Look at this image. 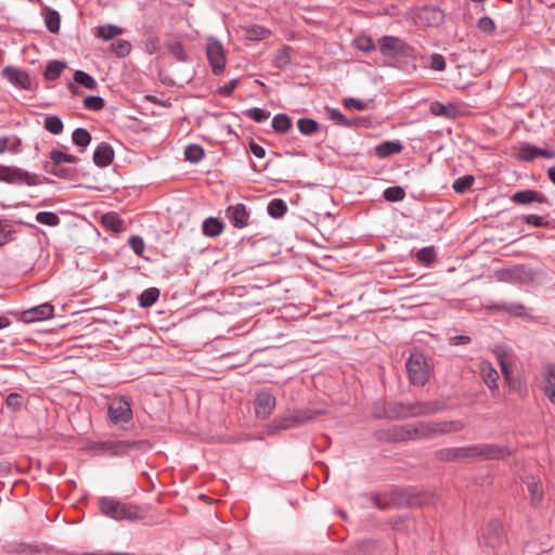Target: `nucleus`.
Returning <instances> with one entry per match:
<instances>
[{
	"mask_svg": "<svg viewBox=\"0 0 555 555\" xmlns=\"http://www.w3.org/2000/svg\"><path fill=\"white\" fill-rule=\"evenodd\" d=\"M344 106L348 109L364 111L367 104L356 98H347L344 100Z\"/></svg>",
	"mask_w": 555,
	"mask_h": 555,
	"instance_id": "nucleus-64",
	"label": "nucleus"
},
{
	"mask_svg": "<svg viewBox=\"0 0 555 555\" xmlns=\"http://www.w3.org/2000/svg\"><path fill=\"white\" fill-rule=\"evenodd\" d=\"M291 51L292 49L288 46H284L279 49L273 59L274 67L278 69H285L292 62Z\"/></svg>",
	"mask_w": 555,
	"mask_h": 555,
	"instance_id": "nucleus-38",
	"label": "nucleus"
},
{
	"mask_svg": "<svg viewBox=\"0 0 555 555\" xmlns=\"http://www.w3.org/2000/svg\"><path fill=\"white\" fill-rule=\"evenodd\" d=\"M293 127L292 118L287 114H278L272 119V128L274 132L284 134Z\"/></svg>",
	"mask_w": 555,
	"mask_h": 555,
	"instance_id": "nucleus-33",
	"label": "nucleus"
},
{
	"mask_svg": "<svg viewBox=\"0 0 555 555\" xmlns=\"http://www.w3.org/2000/svg\"><path fill=\"white\" fill-rule=\"evenodd\" d=\"M15 231L8 222L0 220V247L14 238Z\"/></svg>",
	"mask_w": 555,
	"mask_h": 555,
	"instance_id": "nucleus-58",
	"label": "nucleus"
},
{
	"mask_svg": "<svg viewBox=\"0 0 555 555\" xmlns=\"http://www.w3.org/2000/svg\"><path fill=\"white\" fill-rule=\"evenodd\" d=\"M102 224L114 232H120L124 229V221L116 214L104 215Z\"/></svg>",
	"mask_w": 555,
	"mask_h": 555,
	"instance_id": "nucleus-49",
	"label": "nucleus"
},
{
	"mask_svg": "<svg viewBox=\"0 0 555 555\" xmlns=\"http://www.w3.org/2000/svg\"><path fill=\"white\" fill-rule=\"evenodd\" d=\"M53 315L54 307L50 302H44L24 310L21 313V320L25 323H35L49 320Z\"/></svg>",
	"mask_w": 555,
	"mask_h": 555,
	"instance_id": "nucleus-16",
	"label": "nucleus"
},
{
	"mask_svg": "<svg viewBox=\"0 0 555 555\" xmlns=\"http://www.w3.org/2000/svg\"><path fill=\"white\" fill-rule=\"evenodd\" d=\"M43 127L52 134H60L63 132L64 124L59 116L49 115L44 118Z\"/></svg>",
	"mask_w": 555,
	"mask_h": 555,
	"instance_id": "nucleus-44",
	"label": "nucleus"
},
{
	"mask_svg": "<svg viewBox=\"0 0 555 555\" xmlns=\"http://www.w3.org/2000/svg\"><path fill=\"white\" fill-rule=\"evenodd\" d=\"M377 438L385 441L391 442H401L411 440L410 436V426L409 424L404 425H393L388 429L380 430L377 433Z\"/></svg>",
	"mask_w": 555,
	"mask_h": 555,
	"instance_id": "nucleus-20",
	"label": "nucleus"
},
{
	"mask_svg": "<svg viewBox=\"0 0 555 555\" xmlns=\"http://www.w3.org/2000/svg\"><path fill=\"white\" fill-rule=\"evenodd\" d=\"M533 279V272L526 266H514L506 270V280L509 282L527 284Z\"/></svg>",
	"mask_w": 555,
	"mask_h": 555,
	"instance_id": "nucleus-26",
	"label": "nucleus"
},
{
	"mask_svg": "<svg viewBox=\"0 0 555 555\" xmlns=\"http://www.w3.org/2000/svg\"><path fill=\"white\" fill-rule=\"evenodd\" d=\"M372 502L377 508L386 511L405 506L410 500L403 491L393 490L388 494H373Z\"/></svg>",
	"mask_w": 555,
	"mask_h": 555,
	"instance_id": "nucleus-14",
	"label": "nucleus"
},
{
	"mask_svg": "<svg viewBox=\"0 0 555 555\" xmlns=\"http://www.w3.org/2000/svg\"><path fill=\"white\" fill-rule=\"evenodd\" d=\"M22 140L17 135H4L0 137V155L5 152H10L12 154H18L22 152Z\"/></svg>",
	"mask_w": 555,
	"mask_h": 555,
	"instance_id": "nucleus-30",
	"label": "nucleus"
},
{
	"mask_svg": "<svg viewBox=\"0 0 555 555\" xmlns=\"http://www.w3.org/2000/svg\"><path fill=\"white\" fill-rule=\"evenodd\" d=\"M165 47L167 48L168 52L178 61L181 63H188L190 62V56L185 52L183 44L180 40L176 38H168L165 42Z\"/></svg>",
	"mask_w": 555,
	"mask_h": 555,
	"instance_id": "nucleus-28",
	"label": "nucleus"
},
{
	"mask_svg": "<svg viewBox=\"0 0 555 555\" xmlns=\"http://www.w3.org/2000/svg\"><path fill=\"white\" fill-rule=\"evenodd\" d=\"M353 47L362 52H372L376 50L374 40L366 35H360L353 39Z\"/></svg>",
	"mask_w": 555,
	"mask_h": 555,
	"instance_id": "nucleus-47",
	"label": "nucleus"
},
{
	"mask_svg": "<svg viewBox=\"0 0 555 555\" xmlns=\"http://www.w3.org/2000/svg\"><path fill=\"white\" fill-rule=\"evenodd\" d=\"M480 376L492 392L498 390L499 373L489 361L480 363Z\"/></svg>",
	"mask_w": 555,
	"mask_h": 555,
	"instance_id": "nucleus-27",
	"label": "nucleus"
},
{
	"mask_svg": "<svg viewBox=\"0 0 555 555\" xmlns=\"http://www.w3.org/2000/svg\"><path fill=\"white\" fill-rule=\"evenodd\" d=\"M26 398L18 392H11L5 398L7 406L13 412L21 411L26 405Z\"/></svg>",
	"mask_w": 555,
	"mask_h": 555,
	"instance_id": "nucleus-43",
	"label": "nucleus"
},
{
	"mask_svg": "<svg viewBox=\"0 0 555 555\" xmlns=\"http://www.w3.org/2000/svg\"><path fill=\"white\" fill-rule=\"evenodd\" d=\"M133 414L130 400L125 396H115L107 405V418L113 425L128 424Z\"/></svg>",
	"mask_w": 555,
	"mask_h": 555,
	"instance_id": "nucleus-10",
	"label": "nucleus"
},
{
	"mask_svg": "<svg viewBox=\"0 0 555 555\" xmlns=\"http://www.w3.org/2000/svg\"><path fill=\"white\" fill-rule=\"evenodd\" d=\"M267 211L270 217L279 219L287 212V205L282 198H273L269 202Z\"/></svg>",
	"mask_w": 555,
	"mask_h": 555,
	"instance_id": "nucleus-37",
	"label": "nucleus"
},
{
	"mask_svg": "<svg viewBox=\"0 0 555 555\" xmlns=\"http://www.w3.org/2000/svg\"><path fill=\"white\" fill-rule=\"evenodd\" d=\"M511 201L516 205H529L531 203L551 205L550 199L541 192L535 190H521L511 196Z\"/></svg>",
	"mask_w": 555,
	"mask_h": 555,
	"instance_id": "nucleus-18",
	"label": "nucleus"
},
{
	"mask_svg": "<svg viewBox=\"0 0 555 555\" xmlns=\"http://www.w3.org/2000/svg\"><path fill=\"white\" fill-rule=\"evenodd\" d=\"M205 50L212 74L216 76L221 75L227 65L225 50L222 43L218 39L209 37Z\"/></svg>",
	"mask_w": 555,
	"mask_h": 555,
	"instance_id": "nucleus-11",
	"label": "nucleus"
},
{
	"mask_svg": "<svg viewBox=\"0 0 555 555\" xmlns=\"http://www.w3.org/2000/svg\"><path fill=\"white\" fill-rule=\"evenodd\" d=\"M66 68V63L63 61H50L44 69L43 77L48 81L56 80L63 70Z\"/></svg>",
	"mask_w": 555,
	"mask_h": 555,
	"instance_id": "nucleus-32",
	"label": "nucleus"
},
{
	"mask_svg": "<svg viewBox=\"0 0 555 555\" xmlns=\"http://www.w3.org/2000/svg\"><path fill=\"white\" fill-rule=\"evenodd\" d=\"M383 196L387 202H401L405 197V191L401 186H389L384 191Z\"/></svg>",
	"mask_w": 555,
	"mask_h": 555,
	"instance_id": "nucleus-53",
	"label": "nucleus"
},
{
	"mask_svg": "<svg viewBox=\"0 0 555 555\" xmlns=\"http://www.w3.org/2000/svg\"><path fill=\"white\" fill-rule=\"evenodd\" d=\"M245 36L249 40H263L271 36V30L262 25H250L245 28Z\"/></svg>",
	"mask_w": 555,
	"mask_h": 555,
	"instance_id": "nucleus-35",
	"label": "nucleus"
},
{
	"mask_svg": "<svg viewBox=\"0 0 555 555\" xmlns=\"http://www.w3.org/2000/svg\"><path fill=\"white\" fill-rule=\"evenodd\" d=\"M36 221L44 225L56 227L60 224L61 219L53 211H39L36 215Z\"/></svg>",
	"mask_w": 555,
	"mask_h": 555,
	"instance_id": "nucleus-52",
	"label": "nucleus"
},
{
	"mask_svg": "<svg viewBox=\"0 0 555 555\" xmlns=\"http://www.w3.org/2000/svg\"><path fill=\"white\" fill-rule=\"evenodd\" d=\"M474 181H475L474 176L465 175L463 177L457 178L453 182L452 188L455 193L463 194L472 188Z\"/></svg>",
	"mask_w": 555,
	"mask_h": 555,
	"instance_id": "nucleus-51",
	"label": "nucleus"
},
{
	"mask_svg": "<svg viewBox=\"0 0 555 555\" xmlns=\"http://www.w3.org/2000/svg\"><path fill=\"white\" fill-rule=\"evenodd\" d=\"M224 229V223L215 217H208L203 221L202 232L207 237H217L219 236Z\"/></svg>",
	"mask_w": 555,
	"mask_h": 555,
	"instance_id": "nucleus-29",
	"label": "nucleus"
},
{
	"mask_svg": "<svg viewBox=\"0 0 555 555\" xmlns=\"http://www.w3.org/2000/svg\"><path fill=\"white\" fill-rule=\"evenodd\" d=\"M504 537V528L502 522L498 519H492L483 529L480 544L491 550H495L502 546Z\"/></svg>",
	"mask_w": 555,
	"mask_h": 555,
	"instance_id": "nucleus-13",
	"label": "nucleus"
},
{
	"mask_svg": "<svg viewBox=\"0 0 555 555\" xmlns=\"http://www.w3.org/2000/svg\"><path fill=\"white\" fill-rule=\"evenodd\" d=\"M129 245L132 248L133 253L138 256H142L145 250V244L141 236L132 235L129 238Z\"/></svg>",
	"mask_w": 555,
	"mask_h": 555,
	"instance_id": "nucleus-62",
	"label": "nucleus"
},
{
	"mask_svg": "<svg viewBox=\"0 0 555 555\" xmlns=\"http://www.w3.org/2000/svg\"><path fill=\"white\" fill-rule=\"evenodd\" d=\"M73 143L82 149V151L90 144L91 134L85 128H77L72 134Z\"/></svg>",
	"mask_w": 555,
	"mask_h": 555,
	"instance_id": "nucleus-42",
	"label": "nucleus"
},
{
	"mask_svg": "<svg viewBox=\"0 0 555 555\" xmlns=\"http://www.w3.org/2000/svg\"><path fill=\"white\" fill-rule=\"evenodd\" d=\"M43 169L55 177L62 179L73 180L76 177L77 170L74 168H65L60 166H52L49 162L43 165Z\"/></svg>",
	"mask_w": 555,
	"mask_h": 555,
	"instance_id": "nucleus-34",
	"label": "nucleus"
},
{
	"mask_svg": "<svg viewBox=\"0 0 555 555\" xmlns=\"http://www.w3.org/2000/svg\"><path fill=\"white\" fill-rule=\"evenodd\" d=\"M501 369L505 379L507 380L509 389L524 397L527 393V387L525 383L519 378L511 377V370L508 365H506L503 361L501 362Z\"/></svg>",
	"mask_w": 555,
	"mask_h": 555,
	"instance_id": "nucleus-31",
	"label": "nucleus"
},
{
	"mask_svg": "<svg viewBox=\"0 0 555 555\" xmlns=\"http://www.w3.org/2000/svg\"><path fill=\"white\" fill-rule=\"evenodd\" d=\"M527 491L532 507H540L544 499V489L542 481L537 476H529L525 480Z\"/></svg>",
	"mask_w": 555,
	"mask_h": 555,
	"instance_id": "nucleus-21",
	"label": "nucleus"
},
{
	"mask_svg": "<svg viewBox=\"0 0 555 555\" xmlns=\"http://www.w3.org/2000/svg\"><path fill=\"white\" fill-rule=\"evenodd\" d=\"M75 83H78L88 90H95L99 86L96 80L90 74L81 69H78L74 73V82H68L67 85L68 90L74 95H78L80 94V90Z\"/></svg>",
	"mask_w": 555,
	"mask_h": 555,
	"instance_id": "nucleus-23",
	"label": "nucleus"
},
{
	"mask_svg": "<svg viewBox=\"0 0 555 555\" xmlns=\"http://www.w3.org/2000/svg\"><path fill=\"white\" fill-rule=\"evenodd\" d=\"M122 33L124 29L116 25L107 24L98 27V37L103 40H111Z\"/></svg>",
	"mask_w": 555,
	"mask_h": 555,
	"instance_id": "nucleus-48",
	"label": "nucleus"
},
{
	"mask_svg": "<svg viewBox=\"0 0 555 555\" xmlns=\"http://www.w3.org/2000/svg\"><path fill=\"white\" fill-rule=\"evenodd\" d=\"M522 221L528 224V225H532L534 228H550L551 227V222L547 220L546 217L544 216H539V215H524L522 216Z\"/></svg>",
	"mask_w": 555,
	"mask_h": 555,
	"instance_id": "nucleus-55",
	"label": "nucleus"
},
{
	"mask_svg": "<svg viewBox=\"0 0 555 555\" xmlns=\"http://www.w3.org/2000/svg\"><path fill=\"white\" fill-rule=\"evenodd\" d=\"M44 24L50 33L57 34L60 31L61 25L60 13L53 9L48 8L44 13Z\"/></svg>",
	"mask_w": 555,
	"mask_h": 555,
	"instance_id": "nucleus-36",
	"label": "nucleus"
},
{
	"mask_svg": "<svg viewBox=\"0 0 555 555\" xmlns=\"http://www.w3.org/2000/svg\"><path fill=\"white\" fill-rule=\"evenodd\" d=\"M513 450L507 446L495 443H477L468 447L444 448L436 452L440 461L459 459L502 460L509 456Z\"/></svg>",
	"mask_w": 555,
	"mask_h": 555,
	"instance_id": "nucleus-2",
	"label": "nucleus"
},
{
	"mask_svg": "<svg viewBox=\"0 0 555 555\" xmlns=\"http://www.w3.org/2000/svg\"><path fill=\"white\" fill-rule=\"evenodd\" d=\"M0 182L13 185L35 186L40 183L36 173L21 167L0 165Z\"/></svg>",
	"mask_w": 555,
	"mask_h": 555,
	"instance_id": "nucleus-8",
	"label": "nucleus"
},
{
	"mask_svg": "<svg viewBox=\"0 0 555 555\" xmlns=\"http://www.w3.org/2000/svg\"><path fill=\"white\" fill-rule=\"evenodd\" d=\"M276 405L275 396L267 388H262L255 393L254 410L260 420H267Z\"/></svg>",
	"mask_w": 555,
	"mask_h": 555,
	"instance_id": "nucleus-12",
	"label": "nucleus"
},
{
	"mask_svg": "<svg viewBox=\"0 0 555 555\" xmlns=\"http://www.w3.org/2000/svg\"><path fill=\"white\" fill-rule=\"evenodd\" d=\"M1 75L8 79L15 88L22 90L31 89V79L28 73L13 66H7L2 69Z\"/></svg>",
	"mask_w": 555,
	"mask_h": 555,
	"instance_id": "nucleus-17",
	"label": "nucleus"
},
{
	"mask_svg": "<svg viewBox=\"0 0 555 555\" xmlns=\"http://www.w3.org/2000/svg\"><path fill=\"white\" fill-rule=\"evenodd\" d=\"M447 409V404L440 400L416 401L413 403L387 401L374 406L373 416L378 420H400L434 415Z\"/></svg>",
	"mask_w": 555,
	"mask_h": 555,
	"instance_id": "nucleus-1",
	"label": "nucleus"
},
{
	"mask_svg": "<svg viewBox=\"0 0 555 555\" xmlns=\"http://www.w3.org/2000/svg\"><path fill=\"white\" fill-rule=\"evenodd\" d=\"M415 257L418 263L428 267L435 262L437 251L434 246H426L417 250Z\"/></svg>",
	"mask_w": 555,
	"mask_h": 555,
	"instance_id": "nucleus-40",
	"label": "nucleus"
},
{
	"mask_svg": "<svg viewBox=\"0 0 555 555\" xmlns=\"http://www.w3.org/2000/svg\"><path fill=\"white\" fill-rule=\"evenodd\" d=\"M541 390L547 400L555 405V364L548 363L542 375Z\"/></svg>",
	"mask_w": 555,
	"mask_h": 555,
	"instance_id": "nucleus-22",
	"label": "nucleus"
},
{
	"mask_svg": "<svg viewBox=\"0 0 555 555\" xmlns=\"http://www.w3.org/2000/svg\"><path fill=\"white\" fill-rule=\"evenodd\" d=\"M429 67L437 72H442L447 67V63L444 57L439 53H434L430 55Z\"/></svg>",
	"mask_w": 555,
	"mask_h": 555,
	"instance_id": "nucleus-61",
	"label": "nucleus"
},
{
	"mask_svg": "<svg viewBox=\"0 0 555 555\" xmlns=\"http://www.w3.org/2000/svg\"><path fill=\"white\" fill-rule=\"evenodd\" d=\"M318 414L319 412L311 409H298L289 415L274 418L268 428L271 434L287 430L314 420Z\"/></svg>",
	"mask_w": 555,
	"mask_h": 555,
	"instance_id": "nucleus-7",
	"label": "nucleus"
},
{
	"mask_svg": "<svg viewBox=\"0 0 555 555\" xmlns=\"http://www.w3.org/2000/svg\"><path fill=\"white\" fill-rule=\"evenodd\" d=\"M52 166H60L63 163L77 164L78 157L72 154L64 153L60 150H52L49 154Z\"/></svg>",
	"mask_w": 555,
	"mask_h": 555,
	"instance_id": "nucleus-39",
	"label": "nucleus"
},
{
	"mask_svg": "<svg viewBox=\"0 0 555 555\" xmlns=\"http://www.w3.org/2000/svg\"><path fill=\"white\" fill-rule=\"evenodd\" d=\"M240 79H232L228 83L219 87L217 93L221 96L228 98L233 93V91L237 88Z\"/></svg>",
	"mask_w": 555,
	"mask_h": 555,
	"instance_id": "nucleus-63",
	"label": "nucleus"
},
{
	"mask_svg": "<svg viewBox=\"0 0 555 555\" xmlns=\"http://www.w3.org/2000/svg\"><path fill=\"white\" fill-rule=\"evenodd\" d=\"M298 130L304 135H312L319 130V122L312 118H300L297 121Z\"/></svg>",
	"mask_w": 555,
	"mask_h": 555,
	"instance_id": "nucleus-45",
	"label": "nucleus"
},
{
	"mask_svg": "<svg viewBox=\"0 0 555 555\" xmlns=\"http://www.w3.org/2000/svg\"><path fill=\"white\" fill-rule=\"evenodd\" d=\"M114 155L113 147L106 142H101L93 153V162L98 167L104 168L112 164Z\"/></svg>",
	"mask_w": 555,
	"mask_h": 555,
	"instance_id": "nucleus-25",
	"label": "nucleus"
},
{
	"mask_svg": "<svg viewBox=\"0 0 555 555\" xmlns=\"http://www.w3.org/2000/svg\"><path fill=\"white\" fill-rule=\"evenodd\" d=\"M144 44V51L149 54H155L160 49V40L157 35L151 33L146 36V38L143 41Z\"/></svg>",
	"mask_w": 555,
	"mask_h": 555,
	"instance_id": "nucleus-57",
	"label": "nucleus"
},
{
	"mask_svg": "<svg viewBox=\"0 0 555 555\" xmlns=\"http://www.w3.org/2000/svg\"><path fill=\"white\" fill-rule=\"evenodd\" d=\"M243 114L256 122H262L270 117V112L260 107L248 108Z\"/></svg>",
	"mask_w": 555,
	"mask_h": 555,
	"instance_id": "nucleus-56",
	"label": "nucleus"
},
{
	"mask_svg": "<svg viewBox=\"0 0 555 555\" xmlns=\"http://www.w3.org/2000/svg\"><path fill=\"white\" fill-rule=\"evenodd\" d=\"M225 217L236 229H244L249 224L250 211L243 203H236L227 207Z\"/></svg>",
	"mask_w": 555,
	"mask_h": 555,
	"instance_id": "nucleus-15",
	"label": "nucleus"
},
{
	"mask_svg": "<svg viewBox=\"0 0 555 555\" xmlns=\"http://www.w3.org/2000/svg\"><path fill=\"white\" fill-rule=\"evenodd\" d=\"M489 309L495 312H506L511 315L525 320H533L530 309L526 308L520 302H496L490 306Z\"/></svg>",
	"mask_w": 555,
	"mask_h": 555,
	"instance_id": "nucleus-19",
	"label": "nucleus"
},
{
	"mask_svg": "<svg viewBox=\"0 0 555 555\" xmlns=\"http://www.w3.org/2000/svg\"><path fill=\"white\" fill-rule=\"evenodd\" d=\"M538 157V147L525 144L518 151V158L522 162H531Z\"/></svg>",
	"mask_w": 555,
	"mask_h": 555,
	"instance_id": "nucleus-59",
	"label": "nucleus"
},
{
	"mask_svg": "<svg viewBox=\"0 0 555 555\" xmlns=\"http://www.w3.org/2000/svg\"><path fill=\"white\" fill-rule=\"evenodd\" d=\"M83 106L91 112H99L104 108L105 101L100 95H89L83 99Z\"/></svg>",
	"mask_w": 555,
	"mask_h": 555,
	"instance_id": "nucleus-54",
	"label": "nucleus"
},
{
	"mask_svg": "<svg viewBox=\"0 0 555 555\" xmlns=\"http://www.w3.org/2000/svg\"><path fill=\"white\" fill-rule=\"evenodd\" d=\"M411 440L430 439L436 436L459 433L464 429L462 421H435L409 424Z\"/></svg>",
	"mask_w": 555,
	"mask_h": 555,
	"instance_id": "nucleus-5",
	"label": "nucleus"
},
{
	"mask_svg": "<svg viewBox=\"0 0 555 555\" xmlns=\"http://www.w3.org/2000/svg\"><path fill=\"white\" fill-rule=\"evenodd\" d=\"M205 155L204 149L198 144H189L184 150V157L193 164H197Z\"/></svg>",
	"mask_w": 555,
	"mask_h": 555,
	"instance_id": "nucleus-46",
	"label": "nucleus"
},
{
	"mask_svg": "<svg viewBox=\"0 0 555 555\" xmlns=\"http://www.w3.org/2000/svg\"><path fill=\"white\" fill-rule=\"evenodd\" d=\"M159 298V289L156 287L146 288L139 296V305L142 308H149L153 306Z\"/></svg>",
	"mask_w": 555,
	"mask_h": 555,
	"instance_id": "nucleus-41",
	"label": "nucleus"
},
{
	"mask_svg": "<svg viewBox=\"0 0 555 555\" xmlns=\"http://www.w3.org/2000/svg\"><path fill=\"white\" fill-rule=\"evenodd\" d=\"M380 54L390 63L409 65L417 59V51L400 37L385 35L378 40Z\"/></svg>",
	"mask_w": 555,
	"mask_h": 555,
	"instance_id": "nucleus-3",
	"label": "nucleus"
},
{
	"mask_svg": "<svg viewBox=\"0 0 555 555\" xmlns=\"http://www.w3.org/2000/svg\"><path fill=\"white\" fill-rule=\"evenodd\" d=\"M131 50V43L125 39H118L111 43V51L119 57H126L130 54Z\"/></svg>",
	"mask_w": 555,
	"mask_h": 555,
	"instance_id": "nucleus-50",
	"label": "nucleus"
},
{
	"mask_svg": "<svg viewBox=\"0 0 555 555\" xmlns=\"http://www.w3.org/2000/svg\"><path fill=\"white\" fill-rule=\"evenodd\" d=\"M403 150L404 145L400 140L383 141L374 146V154L377 158L384 159L400 154Z\"/></svg>",
	"mask_w": 555,
	"mask_h": 555,
	"instance_id": "nucleus-24",
	"label": "nucleus"
},
{
	"mask_svg": "<svg viewBox=\"0 0 555 555\" xmlns=\"http://www.w3.org/2000/svg\"><path fill=\"white\" fill-rule=\"evenodd\" d=\"M145 446H147L145 440H101L90 442L88 450L98 456H124L133 450H141Z\"/></svg>",
	"mask_w": 555,
	"mask_h": 555,
	"instance_id": "nucleus-6",
	"label": "nucleus"
},
{
	"mask_svg": "<svg viewBox=\"0 0 555 555\" xmlns=\"http://www.w3.org/2000/svg\"><path fill=\"white\" fill-rule=\"evenodd\" d=\"M98 505L102 515L116 521H135L143 518V511L140 506L122 502L115 496H101Z\"/></svg>",
	"mask_w": 555,
	"mask_h": 555,
	"instance_id": "nucleus-4",
	"label": "nucleus"
},
{
	"mask_svg": "<svg viewBox=\"0 0 555 555\" xmlns=\"http://www.w3.org/2000/svg\"><path fill=\"white\" fill-rule=\"evenodd\" d=\"M477 27L482 33L492 34L495 29V24L491 17L482 16L478 20Z\"/></svg>",
	"mask_w": 555,
	"mask_h": 555,
	"instance_id": "nucleus-60",
	"label": "nucleus"
},
{
	"mask_svg": "<svg viewBox=\"0 0 555 555\" xmlns=\"http://www.w3.org/2000/svg\"><path fill=\"white\" fill-rule=\"evenodd\" d=\"M409 379L414 386H424L430 377L429 365L421 352L411 353L406 361Z\"/></svg>",
	"mask_w": 555,
	"mask_h": 555,
	"instance_id": "nucleus-9",
	"label": "nucleus"
}]
</instances>
